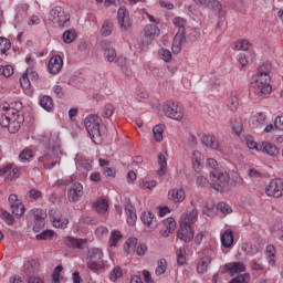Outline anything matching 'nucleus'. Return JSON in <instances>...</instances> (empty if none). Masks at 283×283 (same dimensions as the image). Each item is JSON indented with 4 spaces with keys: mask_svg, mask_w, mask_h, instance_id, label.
<instances>
[{
    "mask_svg": "<svg viewBox=\"0 0 283 283\" xmlns=\"http://www.w3.org/2000/svg\"><path fill=\"white\" fill-rule=\"evenodd\" d=\"M9 203L11 206V211L14 216L21 217L25 213V206H23V202L19 200V197L17 195L9 196Z\"/></svg>",
    "mask_w": 283,
    "mask_h": 283,
    "instance_id": "nucleus-14",
    "label": "nucleus"
},
{
    "mask_svg": "<svg viewBox=\"0 0 283 283\" xmlns=\"http://www.w3.org/2000/svg\"><path fill=\"white\" fill-rule=\"evenodd\" d=\"M9 172V174H8ZM7 176V180H17L21 176V168L14 167V165L9 164L3 168H0V176Z\"/></svg>",
    "mask_w": 283,
    "mask_h": 283,
    "instance_id": "nucleus-18",
    "label": "nucleus"
},
{
    "mask_svg": "<svg viewBox=\"0 0 283 283\" xmlns=\"http://www.w3.org/2000/svg\"><path fill=\"white\" fill-rule=\"evenodd\" d=\"M14 74V67L12 65L0 66V76H4V78H10Z\"/></svg>",
    "mask_w": 283,
    "mask_h": 283,
    "instance_id": "nucleus-48",
    "label": "nucleus"
},
{
    "mask_svg": "<svg viewBox=\"0 0 283 283\" xmlns=\"http://www.w3.org/2000/svg\"><path fill=\"white\" fill-rule=\"evenodd\" d=\"M185 198H187V195L182 188H172L168 191V199L175 205L185 202Z\"/></svg>",
    "mask_w": 283,
    "mask_h": 283,
    "instance_id": "nucleus-20",
    "label": "nucleus"
},
{
    "mask_svg": "<svg viewBox=\"0 0 283 283\" xmlns=\"http://www.w3.org/2000/svg\"><path fill=\"white\" fill-rule=\"evenodd\" d=\"M159 57L161 59V61H165V63H169V61H171V51L167 49H160Z\"/></svg>",
    "mask_w": 283,
    "mask_h": 283,
    "instance_id": "nucleus-57",
    "label": "nucleus"
},
{
    "mask_svg": "<svg viewBox=\"0 0 283 283\" xmlns=\"http://www.w3.org/2000/svg\"><path fill=\"white\" fill-rule=\"evenodd\" d=\"M19 158L21 160H30L31 158H34V153H32L30 149H24L21 151Z\"/></svg>",
    "mask_w": 283,
    "mask_h": 283,
    "instance_id": "nucleus-63",
    "label": "nucleus"
},
{
    "mask_svg": "<svg viewBox=\"0 0 283 283\" xmlns=\"http://www.w3.org/2000/svg\"><path fill=\"white\" fill-rule=\"evenodd\" d=\"M218 209L224 216H229V213L233 212V209H231V206H229V203H226V202H219L218 203Z\"/></svg>",
    "mask_w": 283,
    "mask_h": 283,
    "instance_id": "nucleus-56",
    "label": "nucleus"
},
{
    "mask_svg": "<svg viewBox=\"0 0 283 283\" xmlns=\"http://www.w3.org/2000/svg\"><path fill=\"white\" fill-rule=\"evenodd\" d=\"M249 48H251V42H249V40H238L237 42H234V48L232 49L237 51L243 50V52H247Z\"/></svg>",
    "mask_w": 283,
    "mask_h": 283,
    "instance_id": "nucleus-45",
    "label": "nucleus"
},
{
    "mask_svg": "<svg viewBox=\"0 0 283 283\" xmlns=\"http://www.w3.org/2000/svg\"><path fill=\"white\" fill-rule=\"evenodd\" d=\"M196 6H200L201 8H214L216 10H222V4L217 0H193Z\"/></svg>",
    "mask_w": 283,
    "mask_h": 283,
    "instance_id": "nucleus-29",
    "label": "nucleus"
},
{
    "mask_svg": "<svg viewBox=\"0 0 283 283\" xmlns=\"http://www.w3.org/2000/svg\"><path fill=\"white\" fill-rule=\"evenodd\" d=\"M265 195L269 198H282L283 180L281 178L272 179L270 184L265 187Z\"/></svg>",
    "mask_w": 283,
    "mask_h": 283,
    "instance_id": "nucleus-9",
    "label": "nucleus"
},
{
    "mask_svg": "<svg viewBox=\"0 0 283 283\" xmlns=\"http://www.w3.org/2000/svg\"><path fill=\"white\" fill-rule=\"evenodd\" d=\"M245 145L249 149H255V151H260V144L253 140V137H247Z\"/></svg>",
    "mask_w": 283,
    "mask_h": 283,
    "instance_id": "nucleus-59",
    "label": "nucleus"
},
{
    "mask_svg": "<svg viewBox=\"0 0 283 283\" xmlns=\"http://www.w3.org/2000/svg\"><path fill=\"white\" fill-rule=\"evenodd\" d=\"M249 125L253 129H262L266 125V114L262 112L252 114L249 118Z\"/></svg>",
    "mask_w": 283,
    "mask_h": 283,
    "instance_id": "nucleus-17",
    "label": "nucleus"
},
{
    "mask_svg": "<svg viewBox=\"0 0 283 283\" xmlns=\"http://www.w3.org/2000/svg\"><path fill=\"white\" fill-rule=\"evenodd\" d=\"M118 277H123V270L120 269V266L114 268L109 274L111 282H116Z\"/></svg>",
    "mask_w": 283,
    "mask_h": 283,
    "instance_id": "nucleus-54",
    "label": "nucleus"
},
{
    "mask_svg": "<svg viewBox=\"0 0 283 283\" xmlns=\"http://www.w3.org/2000/svg\"><path fill=\"white\" fill-rule=\"evenodd\" d=\"M21 123L23 117L19 115V111L13 107H4L3 113L0 116V126L2 129H7L9 134H17L21 129Z\"/></svg>",
    "mask_w": 283,
    "mask_h": 283,
    "instance_id": "nucleus-2",
    "label": "nucleus"
},
{
    "mask_svg": "<svg viewBox=\"0 0 283 283\" xmlns=\"http://www.w3.org/2000/svg\"><path fill=\"white\" fill-rule=\"evenodd\" d=\"M166 272H167V260L160 259L157 263L155 274L156 275H165Z\"/></svg>",
    "mask_w": 283,
    "mask_h": 283,
    "instance_id": "nucleus-46",
    "label": "nucleus"
},
{
    "mask_svg": "<svg viewBox=\"0 0 283 283\" xmlns=\"http://www.w3.org/2000/svg\"><path fill=\"white\" fill-rule=\"evenodd\" d=\"M103 119L98 115H88L84 119V125L90 138L95 145H101V124Z\"/></svg>",
    "mask_w": 283,
    "mask_h": 283,
    "instance_id": "nucleus-4",
    "label": "nucleus"
},
{
    "mask_svg": "<svg viewBox=\"0 0 283 283\" xmlns=\"http://www.w3.org/2000/svg\"><path fill=\"white\" fill-rule=\"evenodd\" d=\"M164 227L166 230H161L160 235H163V238H169V234L176 231V220L171 217L166 219L164 221Z\"/></svg>",
    "mask_w": 283,
    "mask_h": 283,
    "instance_id": "nucleus-28",
    "label": "nucleus"
},
{
    "mask_svg": "<svg viewBox=\"0 0 283 283\" xmlns=\"http://www.w3.org/2000/svg\"><path fill=\"white\" fill-rule=\"evenodd\" d=\"M109 233V230L107 227L99 226L95 229V235L96 238H103V235H107Z\"/></svg>",
    "mask_w": 283,
    "mask_h": 283,
    "instance_id": "nucleus-62",
    "label": "nucleus"
},
{
    "mask_svg": "<svg viewBox=\"0 0 283 283\" xmlns=\"http://www.w3.org/2000/svg\"><path fill=\"white\" fill-rule=\"evenodd\" d=\"M49 21L54 28H70V14L62 7H55L50 11Z\"/></svg>",
    "mask_w": 283,
    "mask_h": 283,
    "instance_id": "nucleus-6",
    "label": "nucleus"
},
{
    "mask_svg": "<svg viewBox=\"0 0 283 283\" xmlns=\"http://www.w3.org/2000/svg\"><path fill=\"white\" fill-rule=\"evenodd\" d=\"M159 169L157 170L158 176H165L167 174V154L160 153L158 155Z\"/></svg>",
    "mask_w": 283,
    "mask_h": 283,
    "instance_id": "nucleus-33",
    "label": "nucleus"
},
{
    "mask_svg": "<svg viewBox=\"0 0 283 283\" xmlns=\"http://www.w3.org/2000/svg\"><path fill=\"white\" fill-rule=\"evenodd\" d=\"M36 240H52L54 238V230H44L35 235Z\"/></svg>",
    "mask_w": 283,
    "mask_h": 283,
    "instance_id": "nucleus-51",
    "label": "nucleus"
},
{
    "mask_svg": "<svg viewBox=\"0 0 283 283\" xmlns=\"http://www.w3.org/2000/svg\"><path fill=\"white\" fill-rule=\"evenodd\" d=\"M211 264V256H203L197 263V272L201 275L206 273Z\"/></svg>",
    "mask_w": 283,
    "mask_h": 283,
    "instance_id": "nucleus-32",
    "label": "nucleus"
},
{
    "mask_svg": "<svg viewBox=\"0 0 283 283\" xmlns=\"http://www.w3.org/2000/svg\"><path fill=\"white\" fill-rule=\"evenodd\" d=\"M125 213L127 216L126 222L129 224V227H134L136 224V220H138V217L136 216V211L134 210L133 206H126L125 207Z\"/></svg>",
    "mask_w": 283,
    "mask_h": 283,
    "instance_id": "nucleus-31",
    "label": "nucleus"
},
{
    "mask_svg": "<svg viewBox=\"0 0 283 283\" xmlns=\"http://www.w3.org/2000/svg\"><path fill=\"white\" fill-rule=\"evenodd\" d=\"M40 105L46 112H53L54 109V102L52 101V97L48 95H43L40 97Z\"/></svg>",
    "mask_w": 283,
    "mask_h": 283,
    "instance_id": "nucleus-35",
    "label": "nucleus"
},
{
    "mask_svg": "<svg viewBox=\"0 0 283 283\" xmlns=\"http://www.w3.org/2000/svg\"><path fill=\"white\" fill-rule=\"evenodd\" d=\"M87 269H90V271H101L105 269V261H103V250L98 248L88 250Z\"/></svg>",
    "mask_w": 283,
    "mask_h": 283,
    "instance_id": "nucleus-7",
    "label": "nucleus"
},
{
    "mask_svg": "<svg viewBox=\"0 0 283 283\" xmlns=\"http://www.w3.org/2000/svg\"><path fill=\"white\" fill-rule=\"evenodd\" d=\"M140 220L145 227H148V229H156V227H158V221L156 220V216H154L153 212H143Z\"/></svg>",
    "mask_w": 283,
    "mask_h": 283,
    "instance_id": "nucleus-24",
    "label": "nucleus"
},
{
    "mask_svg": "<svg viewBox=\"0 0 283 283\" xmlns=\"http://www.w3.org/2000/svg\"><path fill=\"white\" fill-rule=\"evenodd\" d=\"M67 198L70 202H78L83 198V185L73 184L69 190Z\"/></svg>",
    "mask_w": 283,
    "mask_h": 283,
    "instance_id": "nucleus-19",
    "label": "nucleus"
},
{
    "mask_svg": "<svg viewBox=\"0 0 283 283\" xmlns=\"http://www.w3.org/2000/svg\"><path fill=\"white\" fill-rule=\"evenodd\" d=\"M112 30H114V23L104 22L101 29L102 36H109V34H112Z\"/></svg>",
    "mask_w": 283,
    "mask_h": 283,
    "instance_id": "nucleus-50",
    "label": "nucleus"
},
{
    "mask_svg": "<svg viewBox=\"0 0 283 283\" xmlns=\"http://www.w3.org/2000/svg\"><path fill=\"white\" fill-rule=\"evenodd\" d=\"M62 39L64 43H74V41L76 40V32L67 30L63 33Z\"/></svg>",
    "mask_w": 283,
    "mask_h": 283,
    "instance_id": "nucleus-49",
    "label": "nucleus"
},
{
    "mask_svg": "<svg viewBox=\"0 0 283 283\" xmlns=\"http://www.w3.org/2000/svg\"><path fill=\"white\" fill-rule=\"evenodd\" d=\"M226 105L230 112H235L240 105V102L235 95H230L226 101Z\"/></svg>",
    "mask_w": 283,
    "mask_h": 283,
    "instance_id": "nucleus-38",
    "label": "nucleus"
},
{
    "mask_svg": "<svg viewBox=\"0 0 283 283\" xmlns=\"http://www.w3.org/2000/svg\"><path fill=\"white\" fill-rule=\"evenodd\" d=\"M49 216L55 229H67L70 220L66 217H63L59 210H50Z\"/></svg>",
    "mask_w": 283,
    "mask_h": 283,
    "instance_id": "nucleus-11",
    "label": "nucleus"
},
{
    "mask_svg": "<svg viewBox=\"0 0 283 283\" xmlns=\"http://www.w3.org/2000/svg\"><path fill=\"white\" fill-rule=\"evenodd\" d=\"M226 271L230 273V275H237V273H244L247 271V265L242 262H232L226 264Z\"/></svg>",
    "mask_w": 283,
    "mask_h": 283,
    "instance_id": "nucleus-26",
    "label": "nucleus"
},
{
    "mask_svg": "<svg viewBox=\"0 0 283 283\" xmlns=\"http://www.w3.org/2000/svg\"><path fill=\"white\" fill-rule=\"evenodd\" d=\"M20 85L22 90H30V70H27L25 73L20 77Z\"/></svg>",
    "mask_w": 283,
    "mask_h": 283,
    "instance_id": "nucleus-44",
    "label": "nucleus"
},
{
    "mask_svg": "<svg viewBox=\"0 0 283 283\" xmlns=\"http://www.w3.org/2000/svg\"><path fill=\"white\" fill-rule=\"evenodd\" d=\"M94 209L97 211V213H105L107 209H109V203L105 199H98L94 203Z\"/></svg>",
    "mask_w": 283,
    "mask_h": 283,
    "instance_id": "nucleus-39",
    "label": "nucleus"
},
{
    "mask_svg": "<svg viewBox=\"0 0 283 283\" xmlns=\"http://www.w3.org/2000/svg\"><path fill=\"white\" fill-rule=\"evenodd\" d=\"M210 178H212V187L216 191H224V187H227L229 180H231L229 174L220 172L218 170L210 172Z\"/></svg>",
    "mask_w": 283,
    "mask_h": 283,
    "instance_id": "nucleus-8",
    "label": "nucleus"
},
{
    "mask_svg": "<svg viewBox=\"0 0 283 283\" xmlns=\"http://www.w3.org/2000/svg\"><path fill=\"white\" fill-rule=\"evenodd\" d=\"M10 48H12V43L8 40V38H0V54H1V56L7 55Z\"/></svg>",
    "mask_w": 283,
    "mask_h": 283,
    "instance_id": "nucleus-42",
    "label": "nucleus"
},
{
    "mask_svg": "<svg viewBox=\"0 0 283 283\" xmlns=\"http://www.w3.org/2000/svg\"><path fill=\"white\" fill-rule=\"evenodd\" d=\"M177 264H179V266H182L187 263V258L185 256V249L179 248L177 250Z\"/></svg>",
    "mask_w": 283,
    "mask_h": 283,
    "instance_id": "nucleus-55",
    "label": "nucleus"
},
{
    "mask_svg": "<svg viewBox=\"0 0 283 283\" xmlns=\"http://www.w3.org/2000/svg\"><path fill=\"white\" fill-rule=\"evenodd\" d=\"M63 70V57L61 55H54L49 61V72L51 74H59Z\"/></svg>",
    "mask_w": 283,
    "mask_h": 283,
    "instance_id": "nucleus-21",
    "label": "nucleus"
},
{
    "mask_svg": "<svg viewBox=\"0 0 283 283\" xmlns=\"http://www.w3.org/2000/svg\"><path fill=\"white\" fill-rule=\"evenodd\" d=\"M221 244L224 247V249H230V247H233V230L228 229L223 232L221 235Z\"/></svg>",
    "mask_w": 283,
    "mask_h": 283,
    "instance_id": "nucleus-30",
    "label": "nucleus"
},
{
    "mask_svg": "<svg viewBox=\"0 0 283 283\" xmlns=\"http://www.w3.org/2000/svg\"><path fill=\"white\" fill-rule=\"evenodd\" d=\"M24 269H25V271H28V273H34L36 271V269H39V261L31 260V261L27 262L24 264Z\"/></svg>",
    "mask_w": 283,
    "mask_h": 283,
    "instance_id": "nucleus-52",
    "label": "nucleus"
},
{
    "mask_svg": "<svg viewBox=\"0 0 283 283\" xmlns=\"http://www.w3.org/2000/svg\"><path fill=\"white\" fill-rule=\"evenodd\" d=\"M175 28H178L177 34H186L185 25H187V20L177 17L172 20Z\"/></svg>",
    "mask_w": 283,
    "mask_h": 283,
    "instance_id": "nucleus-37",
    "label": "nucleus"
},
{
    "mask_svg": "<svg viewBox=\"0 0 283 283\" xmlns=\"http://www.w3.org/2000/svg\"><path fill=\"white\" fill-rule=\"evenodd\" d=\"M251 87L255 96H269L273 92L271 75L266 72H258L252 76Z\"/></svg>",
    "mask_w": 283,
    "mask_h": 283,
    "instance_id": "nucleus-3",
    "label": "nucleus"
},
{
    "mask_svg": "<svg viewBox=\"0 0 283 283\" xmlns=\"http://www.w3.org/2000/svg\"><path fill=\"white\" fill-rule=\"evenodd\" d=\"M157 185H158V182L156 180L142 181L139 184V189H149V190H151V189L156 188Z\"/></svg>",
    "mask_w": 283,
    "mask_h": 283,
    "instance_id": "nucleus-60",
    "label": "nucleus"
},
{
    "mask_svg": "<svg viewBox=\"0 0 283 283\" xmlns=\"http://www.w3.org/2000/svg\"><path fill=\"white\" fill-rule=\"evenodd\" d=\"M160 34V29L156 24H148L144 28V43L149 45L151 41Z\"/></svg>",
    "mask_w": 283,
    "mask_h": 283,
    "instance_id": "nucleus-15",
    "label": "nucleus"
},
{
    "mask_svg": "<svg viewBox=\"0 0 283 283\" xmlns=\"http://www.w3.org/2000/svg\"><path fill=\"white\" fill-rule=\"evenodd\" d=\"M198 221V210L193 209L190 212L184 214L180 222H186V224H195Z\"/></svg>",
    "mask_w": 283,
    "mask_h": 283,
    "instance_id": "nucleus-36",
    "label": "nucleus"
},
{
    "mask_svg": "<svg viewBox=\"0 0 283 283\" xmlns=\"http://www.w3.org/2000/svg\"><path fill=\"white\" fill-rule=\"evenodd\" d=\"M201 143L209 147L210 149H214L216 151H222V146H220V142L213 135H203L201 138Z\"/></svg>",
    "mask_w": 283,
    "mask_h": 283,
    "instance_id": "nucleus-22",
    "label": "nucleus"
},
{
    "mask_svg": "<svg viewBox=\"0 0 283 283\" xmlns=\"http://www.w3.org/2000/svg\"><path fill=\"white\" fill-rule=\"evenodd\" d=\"M248 176H249V178H251L252 180H260V178H262V172H260L258 169L250 168V169L248 170Z\"/></svg>",
    "mask_w": 283,
    "mask_h": 283,
    "instance_id": "nucleus-61",
    "label": "nucleus"
},
{
    "mask_svg": "<svg viewBox=\"0 0 283 283\" xmlns=\"http://www.w3.org/2000/svg\"><path fill=\"white\" fill-rule=\"evenodd\" d=\"M42 143L45 146L43 155L39 157V163L43 164L44 169H52L56 163H50L54 156L61 154V138L57 132H48L42 136Z\"/></svg>",
    "mask_w": 283,
    "mask_h": 283,
    "instance_id": "nucleus-1",
    "label": "nucleus"
},
{
    "mask_svg": "<svg viewBox=\"0 0 283 283\" xmlns=\"http://www.w3.org/2000/svg\"><path fill=\"white\" fill-rule=\"evenodd\" d=\"M231 127L234 136H240V134H242V129H243L242 120L235 119V118L232 119Z\"/></svg>",
    "mask_w": 283,
    "mask_h": 283,
    "instance_id": "nucleus-43",
    "label": "nucleus"
},
{
    "mask_svg": "<svg viewBox=\"0 0 283 283\" xmlns=\"http://www.w3.org/2000/svg\"><path fill=\"white\" fill-rule=\"evenodd\" d=\"M75 164L77 169H84L85 171H91L92 169V160L85 159L81 156H77L75 158Z\"/></svg>",
    "mask_w": 283,
    "mask_h": 283,
    "instance_id": "nucleus-34",
    "label": "nucleus"
},
{
    "mask_svg": "<svg viewBox=\"0 0 283 283\" xmlns=\"http://www.w3.org/2000/svg\"><path fill=\"white\" fill-rule=\"evenodd\" d=\"M187 41V38L185 34L176 33L174 41H172V53L174 54H180L182 52V44Z\"/></svg>",
    "mask_w": 283,
    "mask_h": 283,
    "instance_id": "nucleus-25",
    "label": "nucleus"
},
{
    "mask_svg": "<svg viewBox=\"0 0 283 283\" xmlns=\"http://www.w3.org/2000/svg\"><path fill=\"white\" fill-rule=\"evenodd\" d=\"M202 160H205V157L202 156V153L195 150L192 153V167L197 174H200L202 171Z\"/></svg>",
    "mask_w": 283,
    "mask_h": 283,
    "instance_id": "nucleus-27",
    "label": "nucleus"
},
{
    "mask_svg": "<svg viewBox=\"0 0 283 283\" xmlns=\"http://www.w3.org/2000/svg\"><path fill=\"white\" fill-rule=\"evenodd\" d=\"M163 113L167 118L178 120L180 123V120L185 118V106L179 102H166L163 105Z\"/></svg>",
    "mask_w": 283,
    "mask_h": 283,
    "instance_id": "nucleus-5",
    "label": "nucleus"
},
{
    "mask_svg": "<svg viewBox=\"0 0 283 283\" xmlns=\"http://www.w3.org/2000/svg\"><path fill=\"white\" fill-rule=\"evenodd\" d=\"M249 277H250L249 274H242L232 279L229 283H247Z\"/></svg>",
    "mask_w": 283,
    "mask_h": 283,
    "instance_id": "nucleus-64",
    "label": "nucleus"
},
{
    "mask_svg": "<svg viewBox=\"0 0 283 283\" xmlns=\"http://www.w3.org/2000/svg\"><path fill=\"white\" fill-rule=\"evenodd\" d=\"M119 240H123V233L118 230H113L111 232L109 247H117Z\"/></svg>",
    "mask_w": 283,
    "mask_h": 283,
    "instance_id": "nucleus-41",
    "label": "nucleus"
},
{
    "mask_svg": "<svg viewBox=\"0 0 283 283\" xmlns=\"http://www.w3.org/2000/svg\"><path fill=\"white\" fill-rule=\"evenodd\" d=\"M136 244H138V239L130 238L125 243L126 252L132 253L136 249Z\"/></svg>",
    "mask_w": 283,
    "mask_h": 283,
    "instance_id": "nucleus-53",
    "label": "nucleus"
},
{
    "mask_svg": "<svg viewBox=\"0 0 283 283\" xmlns=\"http://www.w3.org/2000/svg\"><path fill=\"white\" fill-rule=\"evenodd\" d=\"M117 17L120 29L127 32V30L132 28V22L129 20V11H127L125 7H122L118 9Z\"/></svg>",
    "mask_w": 283,
    "mask_h": 283,
    "instance_id": "nucleus-16",
    "label": "nucleus"
},
{
    "mask_svg": "<svg viewBox=\"0 0 283 283\" xmlns=\"http://www.w3.org/2000/svg\"><path fill=\"white\" fill-rule=\"evenodd\" d=\"M177 238L184 242H191L193 240V229L187 221L180 222V229L177 232Z\"/></svg>",
    "mask_w": 283,
    "mask_h": 283,
    "instance_id": "nucleus-12",
    "label": "nucleus"
},
{
    "mask_svg": "<svg viewBox=\"0 0 283 283\" xmlns=\"http://www.w3.org/2000/svg\"><path fill=\"white\" fill-rule=\"evenodd\" d=\"M259 151L261 154H266V156H271L272 158L280 155V148H277V145L266 140L259 143Z\"/></svg>",
    "mask_w": 283,
    "mask_h": 283,
    "instance_id": "nucleus-13",
    "label": "nucleus"
},
{
    "mask_svg": "<svg viewBox=\"0 0 283 283\" xmlns=\"http://www.w3.org/2000/svg\"><path fill=\"white\" fill-rule=\"evenodd\" d=\"M164 132H165V128H163V125H157L153 128L154 138L157 143H163Z\"/></svg>",
    "mask_w": 283,
    "mask_h": 283,
    "instance_id": "nucleus-47",
    "label": "nucleus"
},
{
    "mask_svg": "<svg viewBox=\"0 0 283 283\" xmlns=\"http://www.w3.org/2000/svg\"><path fill=\"white\" fill-rule=\"evenodd\" d=\"M250 266L252 271H264V264H262V261H260V259H253L250 262Z\"/></svg>",
    "mask_w": 283,
    "mask_h": 283,
    "instance_id": "nucleus-58",
    "label": "nucleus"
},
{
    "mask_svg": "<svg viewBox=\"0 0 283 283\" xmlns=\"http://www.w3.org/2000/svg\"><path fill=\"white\" fill-rule=\"evenodd\" d=\"M31 214L33 216V231L39 233L45 227V218H48V213L43 211V209L34 208L31 210Z\"/></svg>",
    "mask_w": 283,
    "mask_h": 283,
    "instance_id": "nucleus-10",
    "label": "nucleus"
},
{
    "mask_svg": "<svg viewBox=\"0 0 283 283\" xmlns=\"http://www.w3.org/2000/svg\"><path fill=\"white\" fill-rule=\"evenodd\" d=\"M265 253L268 255V263L270 266H275V245H268L265 249Z\"/></svg>",
    "mask_w": 283,
    "mask_h": 283,
    "instance_id": "nucleus-40",
    "label": "nucleus"
},
{
    "mask_svg": "<svg viewBox=\"0 0 283 283\" xmlns=\"http://www.w3.org/2000/svg\"><path fill=\"white\" fill-rule=\"evenodd\" d=\"M64 244H66V247H69V249H83L85 247V244H87V239L65 237Z\"/></svg>",
    "mask_w": 283,
    "mask_h": 283,
    "instance_id": "nucleus-23",
    "label": "nucleus"
}]
</instances>
